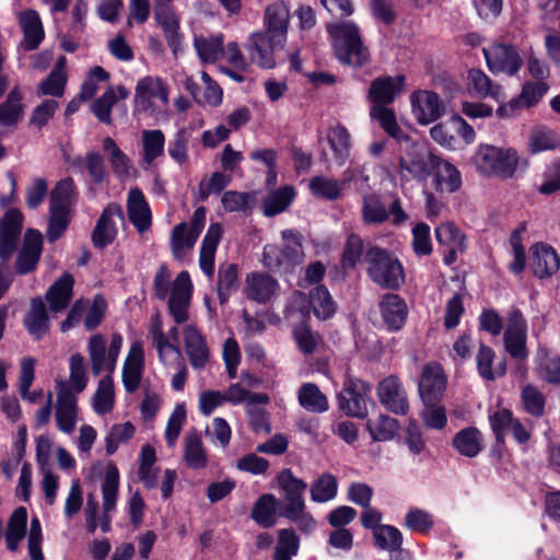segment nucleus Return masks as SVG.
<instances>
[{
    "instance_id": "nucleus-1",
    "label": "nucleus",
    "mask_w": 560,
    "mask_h": 560,
    "mask_svg": "<svg viewBox=\"0 0 560 560\" xmlns=\"http://www.w3.org/2000/svg\"><path fill=\"white\" fill-rule=\"evenodd\" d=\"M171 278L168 268L161 265L154 276V294L159 300L168 298V310L176 324L186 323L192 295L190 276L187 271L179 272L170 288Z\"/></svg>"
},
{
    "instance_id": "nucleus-2",
    "label": "nucleus",
    "mask_w": 560,
    "mask_h": 560,
    "mask_svg": "<svg viewBox=\"0 0 560 560\" xmlns=\"http://www.w3.org/2000/svg\"><path fill=\"white\" fill-rule=\"evenodd\" d=\"M327 30L341 62L358 67L368 60L369 51L362 44L359 28L353 22L329 24Z\"/></svg>"
},
{
    "instance_id": "nucleus-3",
    "label": "nucleus",
    "mask_w": 560,
    "mask_h": 560,
    "mask_svg": "<svg viewBox=\"0 0 560 560\" xmlns=\"http://www.w3.org/2000/svg\"><path fill=\"white\" fill-rule=\"evenodd\" d=\"M365 259L369 277L380 287L398 289L404 284V267L393 253L373 246L368 249Z\"/></svg>"
},
{
    "instance_id": "nucleus-4",
    "label": "nucleus",
    "mask_w": 560,
    "mask_h": 560,
    "mask_svg": "<svg viewBox=\"0 0 560 560\" xmlns=\"http://www.w3.org/2000/svg\"><path fill=\"white\" fill-rule=\"evenodd\" d=\"M156 453L153 446L145 444L141 447L138 458V478L148 490L159 488L164 500H168L174 491L177 472L166 468L161 470L155 466Z\"/></svg>"
},
{
    "instance_id": "nucleus-5",
    "label": "nucleus",
    "mask_w": 560,
    "mask_h": 560,
    "mask_svg": "<svg viewBox=\"0 0 560 560\" xmlns=\"http://www.w3.org/2000/svg\"><path fill=\"white\" fill-rule=\"evenodd\" d=\"M283 245H267L264 248V265L270 270H290L303 261L302 235L295 230L281 232Z\"/></svg>"
},
{
    "instance_id": "nucleus-6",
    "label": "nucleus",
    "mask_w": 560,
    "mask_h": 560,
    "mask_svg": "<svg viewBox=\"0 0 560 560\" xmlns=\"http://www.w3.org/2000/svg\"><path fill=\"white\" fill-rule=\"evenodd\" d=\"M439 163V156L425 145L406 141L399 156V173L402 177L425 182Z\"/></svg>"
},
{
    "instance_id": "nucleus-7",
    "label": "nucleus",
    "mask_w": 560,
    "mask_h": 560,
    "mask_svg": "<svg viewBox=\"0 0 560 560\" xmlns=\"http://www.w3.org/2000/svg\"><path fill=\"white\" fill-rule=\"evenodd\" d=\"M122 348V337L114 334L107 347L105 338L101 334L93 335L88 343V353L92 372L95 376L101 373L110 375L115 372L118 355Z\"/></svg>"
},
{
    "instance_id": "nucleus-8",
    "label": "nucleus",
    "mask_w": 560,
    "mask_h": 560,
    "mask_svg": "<svg viewBox=\"0 0 560 560\" xmlns=\"http://www.w3.org/2000/svg\"><path fill=\"white\" fill-rule=\"evenodd\" d=\"M168 103V88L160 77L148 75L138 80L135 89V106L138 112L152 114Z\"/></svg>"
},
{
    "instance_id": "nucleus-9",
    "label": "nucleus",
    "mask_w": 560,
    "mask_h": 560,
    "mask_svg": "<svg viewBox=\"0 0 560 560\" xmlns=\"http://www.w3.org/2000/svg\"><path fill=\"white\" fill-rule=\"evenodd\" d=\"M503 341L505 350L513 359L527 358V322L518 308L513 307L508 313Z\"/></svg>"
},
{
    "instance_id": "nucleus-10",
    "label": "nucleus",
    "mask_w": 560,
    "mask_h": 560,
    "mask_svg": "<svg viewBox=\"0 0 560 560\" xmlns=\"http://www.w3.org/2000/svg\"><path fill=\"white\" fill-rule=\"evenodd\" d=\"M489 422L498 441H503L508 433L520 444L527 443L532 438V427L521 422L510 409L498 408L491 411Z\"/></svg>"
},
{
    "instance_id": "nucleus-11",
    "label": "nucleus",
    "mask_w": 560,
    "mask_h": 560,
    "mask_svg": "<svg viewBox=\"0 0 560 560\" xmlns=\"http://www.w3.org/2000/svg\"><path fill=\"white\" fill-rule=\"evenodd\" d=\"M370 386L364 382L347 377L343 389L338 396L340 409L348 416L364 418L368 415L366 395Z\"/></svg>"
},
{
    "instance_id": "nucleus-12",
    "label": "nucleus",
    "mask_w": 560,
    "mask_h": 560,
    "mask_svg": "<svg viewBox=\"0 0 560 560\" xmlns=\"http://www.w3.org/2000/svg\"><path fill=\"white\" fill-rule=\"evenodd\" d=\"M482 52L492 73L513 75L522 66L518 52L509 44H493L485 47Z\"/></svg>"
},
{
    "instance_id": "nucleus-13",
    "label": "nucleus",
    "mask_w": 560,
    "mask_h": 560,
    "mask_svg": "<svg viewBox=\"0 0 560 560\" xmlns=\"http://www.w3.org/2000/svg\"><path fill=\"white\" fill-rule=\"evenodd\" d=\"M411 112L420 125L438 120L444 113L439 95L429 90H420L410 95Z\"/></svg>"
},
{
    "instance_id": "nucleus-14",
    "label": "nucleus",
    "mask_w": 560,
    "mask_h": 560,
    "mask_svg": "<svg viewBox=\"0 0 560 560\" xmlns=\"http://www.w3.org/2000/svg\"><path fill=\"white\" fill-rule=\"evenodd\" d=\"M284 45H278L272 35L257 32L250 35L246 44L252 62L266 69L276 66L275 52L282 49Z\"/></svg>"
},
{
    "instance_id": "nucleus-15",
    "label": "nucleus",
    "mask_w": 560,
    "mask_h": 560,
    "mask_svg": "<svg viewBox=\"0 0 560 560\" xmlns=\"http://www.w3.org/2000/svg\"><path fill=\"white\" fill-rule=\"evenodd\" d=\"M435 237L443 250L444 262L452 265L466 249V237L453 222H443L435 229Z\"/></svg>"
},
{
    "instance_id": "nucleus-16",
    "label": "nucleus",
    "mask_w": 560,
    "mask_h": 560,
    "mask_svg": "<svg viewBox=\"0 0 560 560\" xmlns=\"http://www.w3.org/2000/svg\"><path fill=\"white\" fill-rule=\"evenodd\" d=\"M380 402L389 411L406 415L409 409L407 393L396 375H389L377 386Z\"/></svg>"
},
{
    "instance_id": "nucleus-17",
    "label": "nucleus",
    "mask_w": 560,
    "mask_h": 560,
    "mask_svg": "<svg viewBox=\"0 0 560 560\" xmlns=\"http://www.w3.org/2000/svg\"><path fill=\"white\" fill-rule=\"evenodd\" d=\"M280 488L284 492L285 505L282 511V516L292 515L294 513L305 510L304 492L307 488L306 482L296 478L290 469L281 471L278 478Z\"/></svg>"
},
{
    "instance_id": "nucleus-18",
    "label": "nucleus",
    "mask_w": 560,
    "mask_h": 560,
    "mask_svg": "<svg viewBox=\"0 0 560 560\" xmlns=\"http://www.w3.org/2000/svg\"><path fill=\"white\" fill-rule=\"evenodd\" d=\"M120 477L114 464L107 466L104 479L101 485L103 512L100 518V526L103 533L110 529V513L116 509Z\"/></svg>"
},
{
    "instance_id": "nucleus-19",
    "label": "nucleus",
    "mask_w": 560,
    "mask_h": 560,
    "mask_svg": "<svg viewBox=\"0 0 560 560\" xmlns=\"http://www.w3.org/2000/svg\"><path fill=\"white\" fill-rule=\"evenodd\" d=\"M446 388V376L442 368L436 363H428L423 366L419 381V394L423 404H436Z\"/></svg>"
},
{
    "instance_id": "nucleus-20",
    "label": "nucleus",
    "mask_w": 560,
    "mask_h": 560,
    "mask_svg": "<svg viewBox=\"0 0 560 560\" xmlns=\"http://www.w3.org/2000/svg\"><path fill=\"white\" fill-rule=\"evenodd\" d=\"M89 383L85 361L82 354L74 353L69 359V377L56 381V394L77 397Z\"/></svg>"
},
{
    "instance_id": "nucleus-21",
    "label": "nucleus",
    "mask_w": 560,
    "mask_h": 560,
    "mask_svg": "<svg viewBox=\"0 0 560 560\" xmlns=\"http://www.w3.org/2000/svg\"><path fill=\"white\" fill-rule=\"evenodd\" d=\"M289 23L290 11L284 1L277 0L267 5L264 15V33L272 35L278 45L285 44Z\"/></svg>"
},
{
    "instance_id": "nucleus-22",
    "label": "nucleus",
    "mask_w": 560,
    "mask_h": 560,
    "mask_svg": "<svg viewBox=\"0 0 560 560\" xmlns=\"http://www.w3.org/2000/svg\"><path fill=\"white\" fill-rule=\"evenodd\" d=\"M23 225L19 210H9L0 221V258L7 261L15 252L16 242Z\"/></svg>"
},
{
    "instance_id": "nucleus-23",
    "label": "nucleus",
    "mask_w": 560,
    "mask_h": 560,
    "mask_svg": "<svg viewBox=\"0 0 560 560\" xmlns=\"http://www.w3.org/2000/svg\"><path fill=\"white\" fill-rule=\"evenodd\" d=\"M144 369V351L140 341L131 343L122 365V384L128 393H135L142 380Z\"/></svg>"
},
{
    "instance_id": "nucleus-24",
    "label": "nucleus",
    "mask_w": 560,
    "mask_h": 560,
    "mask_svg": "<svg viewBox=\"0 0 560 560\" xmlns=\"http://www.w3.org/2000/svg\"><path fill=\"white\" fill-rule=\"evenodd\" d=\"M127 214L131 224L139 233H144L152 225V213L142 190L130 188L127 197Z\"/></svg>"
},
{
    "instance_id": "nucleus-25",
    "label": "nucleus",
    "mask_w": 560,
    "mask_h": 560,
    "mask_svg": "<svg viewBox=\"0 0 560 560\" xmlns=\"http://www.w3.org/2000/svg\"><path fill=\"white\" fill-rule=\"evenodd\" d=\"M278 290V281L268 273L252 272L245 279L244 294L257 303L269 302Z\"/></svg>"
},
{
    "instance_id": "nucleus-26",
    "label": "nucleus",
    "mask_w": 560,
    "mask_h": 560,
    "mask_svg": "<svg viewBox=\"0 0 560 560\" xmlns=\"http://www.w3.org/2000/svg\"><path fill=\"white\" fill-rule=\"evenodd\" d=\"M185 350L194 369L200 370L209 361V348L201 331L195 325H186L182 329Z\"/></svg>"
},
{
    "instance_id": "nucleus-27",
    "label": "nucleus",
    "mask_w": 560,
    "mask_h": 560,
    "mask_svg": "<svg viewBox=\"0 0 560 560\" xmlns=\"http://www.w3.org/2000/svg\"><path fill=\"white\" fill-rule=\"evenodd\" d=\"M115 219L122 220L124 212L119 205H108L100 217L93 231V243L95 246L103 248L110 244L117 234Z\"/></svg>"
},
{
    "instance_id": "nucleus-28",
    "label": "nucleus",
    "mask_w": 560,
    "mask_h": 560,
    "mask_svg": "<svg viewBox=\"0 0 560 560\" xmlns=\"http://www.w3.org/2000/svg\"><path fill=\"white\" fill-rule=\"evenodd\" d=\"M55 421L57 429L65 433H73L79 421L78 398L62 394H56Z\"/></svg>"
},
{
    "instance_id": "nucleus-29",
    "label": "nucleus",
    "mask_w": 560,
    "mask_h": 560,
    "mask_svg": "<svg viewBox=\"0 0 560 560\" xmlns=\"http://www.w3.org/2000/svg\"><path fill=\"white\" fill-rule=\"evenodd\" d=\"M74 279L66 272L55 281L45 294L51 314L63 312L70 304L73 294Z\"/></svg>"
},
{
    "instance_id": "nucleus-30",
    "label": "nucleus",
    "mask_w": 560,
    "mask_h": 560,
    "mask_svg": "<svg viewBox=\"0 0 560 560\" xmlns=\"http://www.w3.org/2000/svg\"><path fill=\"white\" fill-rule=\"evenodd\" d=\"M560 267L557 252L547 244H536L532 248L530 268L540 279L555 275Z\"/></svg>"
},
{
    "instance_id": "nucleus-31",
    "label": "nucleus",
    "mask_w": 560,
    "mask_h": 560,
    "mask_svg": "<svg viewBox=\"0 0 560 560\" xmlns=\"http://www.w3.org/2000/svg\"><path fill=\"white\" fill-rule=\"evenodd\" d=\"M42 245L43 238L38 231H26L22 249L16 258V271L19 273H28L36 267L42 253Z\"/></svg>"
},
{
    "instance_id": "nucleus-32",
    "label": "nucleus",
    "mask_w": 560,
    "mask_h": 560,
    "mask_svg": "<svg viewBox=\"0 0 560 560\" xmlns=\"http://www.w3.org/2000/svg\"><path fill=\"white\" fill-rule=\"evenodd\" d=\"M405 85V77H383L375 79L370 88L369 97L375 105L389 104L398 96Z\"/></svg>"
},
{
    "instance_id": "nucleus-33",
    "label": "nucleus",
    "mask_w": 560,
    "mask_h": 560,
    "mask_svg": "<svg viewBox=\"0 0 560 560\" xmlns=\"http://www.w3.org/2000/svg\"><path fill=\"white\" fill-rule=\"evenodd\" d=\"M198 233L190 230L186 222L175 225L170 235V247L175 260H185L194 250Z\"/></svg>"
},
{
    "instance_id": "nucleus-34",
    "label": "nucleus",
    "mask_w": 560,
    "mask_h": 560,
    "mask_svg": "<svg viewBox=\"0 0 560 560\" xmlns=\"http://www.w3.org/2000/svg\"><path fill=\"white\" fill-rule=\"evenodd\" d=\"M183 460L194 470L205 469L208 466V453L198 431H189L184 436Z\"/></svg>"
},
{
    "instance_id": "nucleus-35",
    "label": "nucleus",
    "mask_w": 560,
    "mask_h": 560,
    "mask_svg": "<svg viewBox=\"0 0 560 560\" xmlns=\"http://www.w3.org/2000/svg\"><path fill=\"white\" fill-rule=\"evenodd\" d=\"M165 136L160 129H144L141 131V161L142 168H150L154 162L164 155Z\"/></svg>"
},
{
    "instance_id": "nucleus-36",
    "label": "nucleus",
    "mask_w": 560,
    "mask_h": 560,
    "mask_svg": "<svg viewBox=\"0 0 560 560\" xmlns=\"http://www.w3.org/2000/svg\"><path fill=\"white\" fill-rule=\"evenodd\" d=\"M222 232L223 229L220 223L210 224L201 243L199 266L208 277H212L214 273V257Z\"/></svg>"
},
{
    "instance_id": "nucleus-37",
    "label": "nucleus",
    "mask_w": 560,
    "mask_h": 560,
    "mask_svg": "<svg viewBox=\"0 0 560 560\" xmlns=\"http://www.w3.org/2000/svg\"><path fill=\"white\" fill-rule=\"evenodd\" d=\"M24 326L28 334L36 340L43 338L49 330V316L46 304L42 298L31 301V306L24 317Z\"/></svg>"
},
{
    "instance_id": "nucleus-38",
    "label": "nucleus",
    "mask_w": 560,
    "mask_h": 560,
    "mask_svg": "<svg viewBox=\"0 0 560 560\" xmlns=\"http://www.w3.org/2000/svg\"><path fill=\"white\" fill-rule=\"evenodd\" d=\"M434 188L440 194H452L462 186V175L458 168L446 160L439 158V163L433 170Z\"/></svg>"
},
{
    "instance_id": "nucleus-39",
    "label": "nucleus",
    "mask_w": 560,
    "mask_h": 560,
    "mask_svg": "<svg viewBox=\"0 0 560 560\" xmlns=\"http://www.w3.org/2000/svg\"><path fill=\"white\" fill-rule=\"evenodd\" d=\"M380 310L388 329L398 330L404 326L408 310L400 296L392 293L386 294L380 303Z\"/></svg>"
},
{
    "instance_id": "nucleus-40",
    "label": "nucleus",
    "mask_w": 560,
    "mask_h": 560,
    "mask_svg": "<svg viewBox=\"0 0 560 560\" xmlns=\"http://www.w3.org/2000/svg\"><path fill=\"white\" fill-rule=\"evenodd\" d=\"M154 15L156 22L164 31L168 46L173 52H176L183 39V36L179 32L178 16L171 10L170 7L163 5V3L158 4L154 8Z\"/></svg>"
},
{
    "instance_id": "nucleus-41",
    "label": "nucleus",
    "mask_w": 560,
    "mask_h": 560,
    "mask_svg": "<svg viewBox=\"0 0 560 560\" xmlns=\"http://www.w3.org/2000/svg\"><path fill=\"white\" fill-rule=\"evenodd\" d=\"M536 373L548 384H560V355L552 354L545 346H539L535 355Z\"/></svg>"
},
{
    "instance_id": "nucleus-42",
    "label": "nucleus",
    "mask_w": 560,
    "mask_h": 560,
    "mask_svg": "<svg viewBox=\"0 0 560 560\" xmlns=\"http://www.w3.org/2000/svg\"><path fill=\"white\" fill-rule=\"evenodd\" d=\"M24 34V46L28 50L36 49L44 39V28L35 10L22 11L18 14Z\"/></svg>"
},
{
    "instance_id": "nucleus-43",
    "label": "nucleus",
    "mask_w": 560,
    "mask_h": 560,
    "mask_svg": "<svg viewBox=\"0 0 560 560\" xmlns=\"http://www.w3.org/2000/svg\"><path fill=\"white\" fill-rule=\"evenodd\" d=\"M467 86L469 93L478 98L491 97L498 102L503 100L501 88L493 84L489 77L479 69L469 70Z\"/></svg>"
},
{
    "instance_id": "nucleus-44",
    "label": "nucleus",
    "mask_w": 560,
    "mask_h": 560,
    "mask_svg": "<svg viewBox=\"0 0 560 560\" xmlns=\"http://www.w3.org/2000/svg\"><path fill=\"white\" fill-rule=\"evenodd\" d=\"M129 96V91L121 86L108 88L103 95L92 104L93 114L102 122L109 124L112 121V107L119 101Z\"/></svg>"
},
{
    "instance_id": "nucleus-45",
    "label": "nucleus",
    "mask_w": 560,
    "mask_h": 560,
    "mask_svg": "<svg viewBox=\"0 0 560 560\" xmlns=\"http://www.w3.org/2000/svg\"><path fill=\"white\" fill-rule=\"evenodd\" d=\"M150 332L158 350L160 361L164 365L170 366H173L175 363H179L182 353L175 345L168 341V338L163 332L162 325L159 320L152 324Z\"/></svg>"
},
{
    "instance_id": "nucleus-46",
    "label": "nucleus",
    "mask_w": 560,
    "mask_h": 560,
    "mask_svg": "<svg viewBox=\"0 0 560 560\" xmlns=\"http://www.w3.org/2000/svg\"><path fill=\"white\" fill-rule=\"evenodd\" d=\"M115 406V385L113 376L105 375L97 383V388L92 396V409L102 416L110 412Z\"/></svg>"
},
{
    "instance_id": "nucleus-47",
    "label": "nucleus",
    "mask_w": 560,
    "mask_h": 560,
    "mask_svg": "<svg viewBox=\"0 0 560 560\" xmlns=\"http://www.w3.org/2000/svg\"><path fill=\"white\" fill-rule=\"evenodd\" d=\"M494 176L508 179L513 178L518 170L527 168V161L522 159L513 148H500Z\"/></svg>"
},
{
    "instance_id": "nucleus-48",
    "label": "nucleus",
    "mask_w": 560,
    "mask_h": 560,
    "mask_svg": "<svg viewBox=\"0 0 560 560\" xmlns=\"http://www.w3.org/2000/svg\"><path fill=\"white\" fill-rule=\"evenodd\" d=\"M453 446L463 456L476 457L482 450V434L476 428H465L455 434Z\"/></svg>"
},
{
    "instance_id": "nucleus-49",
    "label": "nucleus",
    "mask_w": 560,
    "mask_h": 560,
    "mask_svg": "<svg viewBox=\"0 0 560 560\" xmlns=\"http://www.w3.org/2000/svg\"><path fill=\"white\" fill-rule=\"evenodd\" d=\"M298 400L301 407L307 411L322 413L329 409L326 395L314 383H305L300 387Z\"/></svg>"
},
{
    "instance_id": "nucleus-50",
    "label": "nucleus",
    "mask_w": 560,
    "mask_h": 560,
    "mask_svg": "<svg viewBox=\"0 0 560 560\" xmlns=\"http://www.w3.org/2000/svg\"><path fill=\"white\" fill-rule=\"evenodd\" d=\"M278 500L273 494H262L256 501L252 517L260 526L272 527L277 521Z\"/></svg>"
},
{
    "instance_id": "nucleus-51",
    "label": "nucleus",
    "mask_w": 560,
    "mask_h": 560,
    "mask_svg": "<svg viewBox=\"0 0 560 560\" xmlns=\"http://www.w3.org/2000/svg\"><path fill=\"white\" fill-rule=\"evenodd\" d=\"M27 512L26 509L18 508L11 515L5 533V542L11 551L19 548L20 541L24 538L26 533Z\"/></svg>"
},
{
    "instance_id": "nucleus-52",
    "label": "nucleus",
    "mask_w": 560,
    "mask_h": 560,
    "mask_svg": "<svg viewBox=\"0 0 560 560\" xmlns=\"http://www.w3.org/2000/svg\"><path fill=\"white\" fill-rule=\"evenodd\" d=\"M500 148L491 144H479L472 156V163L483 176H494Z\"/></svg>"
},
{
    "instance_id": "nucleus-53",
    "label": "nucleus",
    "mask_w": 560,
    "mask_h": 560,
    "mask_svg": "<svg viewBox=\"0 0 560 560\" xmlns=\"http://www.w3.org/2000/svg\"><path fill=\"white\" fill-rule=\"evenodd\" d=\"M103 150L108 156L114 173L121 178L128 177L132 171L131 162L112 138L106 137L103 140Z\"/></svg>"
},
{
    "instance_id": "nucleus-54",
    "label": "nucleus",
    "mask_w": 560,
    "mask_h": 560,
    "mask_svg": "<svg viewBox=\"0 0 560 560\" xmlns=\"http://www.w3.org/2000/svg\"><path fill=\"white\" fill-rule=\"evenodd\" d=\"M197 55L203 62H215L223 55V36H199L194 40Z\"/></svg>"
},
{
    "instance_id": "nucleus-55",
    "label": "nucleus",
    "mask_w": 560,
    "mask_h": 560,
    "mask_svg": "<svg viewBox=\"0 0 560 560\" xmlns=\"http://www.w3.org/2000/svg\"><path fill=\"white\" fill-rule=\"evenodd\" d=\"M371 117L377 120L381 127L390 136L399 142L407 141L408 136L402 131V129L398 126L395 113L382 105H374L371 108Z\"/></svg>"
},
{
    "instance_id": "nucleus-56",
    "label": "nucleus",
    "mask_w": 560,
    "mask_h": 560,
    "mask_svg": "<svg viewBox=\"0 0 560 560\" xmlns=\"http://www.w3.org/2000/svg\"><path fill=\"white\" fill-rule=\"evenodd\" d=\"M346 186V180H337L325 176H316L310 180L308 187L315 197L327 200L338 199Z\"/></svg>"
},
{
    "instance_id": "nucleus-57",
    "label": "nucleus",
    "mask_w": 560,
    "mask_h": 560,
    "mask_svg": "<svg viewBox=\"0 0 560 560\" xmlns=\"http://www.w3.org/2000/svg\"><path fill=\"white\" fill-rule=\"evenodd\" d=\"M495 357L494 351L485 345L479 347L477 353V369L479 375L488 381H492L495 377L503 376L506 372V365L504 362L500 363L497 368H492L493 359Z\"/></svg>"
},
{
    "instance_id": "nucleus-58",
    "label": "nucleus",
    "mask_w": 560,
    "mask_h": 560,
    "mask_svg": "<svg viewBox=\"0 0 560 560\" xmlns=\"http://www.w3.org/2000/svg\"><path fill=\"white\" fill-rule=\"evenodd\" d=\"M310 303L315 316L320 319L330 318L337 308L329 291L324 285H318L311 291Z\"/></svg>"
},
{
    "instance_id": "nucleus-59",
    "label": "nucleus",
    "mask_w": 560,
    "mask_h": 560,
    "mask_svg": "<svg viewBox=\"0 0 560 560\" xmlns=\"http://www.w3.org/2000/svg\"><path fill=\"white\" fill-rule=\"evenodd\" d=\"M328 142L334 151L335 159L338 165H343L350 152V135L342 126H335L329 128L327 133Z\"/></svg>"
},
{
    "instance_id": "nucleus-60",
    "label": "nucleus",
    "mask_w": 560,
    "mask_h": 560,
    "mask_svg": "<svg viewBox=\"0 0 560 560\" xmlns=\"http://www.w3.org/2000/svg\"><path fill=\"white\" fill-rule=\"evenodd\" d=\"M388 219V211L380 196L375 194L362 197V220L365 224H377Z\"/></svg>"
},
{
    "instance_id": "nucleus-61",
    "label": "nucleus",
    "mask_w": 560,
    "mask_h": 560,
    "mask_svg": "<svg viewBox=\"0 0 560 560\" xmlns=\"http://www.w3.org/2000/svg\"><path fill=\"white\" fill-rule=\"evenodd\" d=\"M366 428L374 441H389L397 433L399 424L396 419L380 415L375 419H370L366 422Z\"/></svg>"
},
{
    "instance_id": "nucleus-62",
    "label": "nucleus",
    "mask_w": 560,
    "mask_h": 560,
    "mask_svg": "<svg viewBox=\"0 0 560 560\" xmlns=\"http://www.w3.org/2000/svg\"><path fill=\"white\" fill-rule=\"evenodd\" d=\"M295 197V190L291 186H284L272 191L264 202V213L273 217L283 212Z\"/></svg>"
},
{
    "instance_id": "nucleus-63",
    "label": "nucleus",
    "mask_w": 560,
    "mask_h": 560,
    "mask_svg": "<svg viewBox=\"0 0 560 560\" xmlns=\"http://www.w3.org/2000/svg\"><path fill=\"white\" fill-rule=\"evenodd\" d=\"M300 539L293 529H280L273 560H292L299 552Z\"/></svg>"
},
{
    "instance_id": "nucleus-64",
    "label": "nucleus",
    "mask_w": 560,
    "mask_h": 560,
    "mask_svg": "<svg viewBox=\"0 0 560 560\" xmlns=\"http://www.w3.org/2000/svg\"><path fill=\"white\" fill-rule=\"evenodd\" d=\"M337 479L331 474H323L311 486V499L317 503H325L337 495Z\"/></svg>"
}]
</instances>
